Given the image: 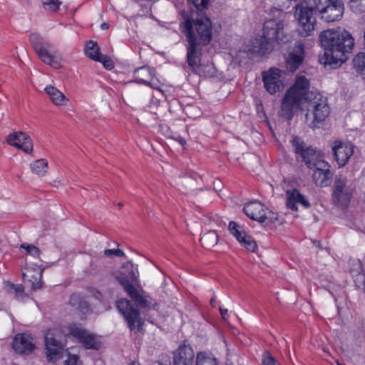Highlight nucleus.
I'll return each mask as SVG.
<instances>
[{
    "label": "nucleus",
    "instance_id": "37",
    "mask_svg": "<svg viewBox=\"0 0 365 365\" xmlns=\"http://www.w3.org/2000/svg\"><path fill=\"white\" fill-rule=\"evenodd\" d=\"M20 247L24 249L26 251L27 255L34 258H39L41 250L35 245L28 243H23L20 245Z\"/></svg>",
    "mask_w": 365,
    "mask_h": 365
},
{
    "label": "nucleus",
    "instance_id": "47",
    "mask_svg": "<svg viewBox=\"0 0 365 365\" xmlns=\"http://www.w3.org/2000/svg\"><path fill=\"white\" fill-rule=\"evenodd\" d=\"M279 1V5L284 6V7H289V4H291L293 0H277ZM294 1H296V0H294Z\"/></svg>",
    "mask_w": 365,
    "mask_h": 365
},
{
    "label": "nucleus",
    "instance_id": "11",
    "mask_svg": "<svg viewBox=\"0 0 365 365\" xmlns=\"http://www.w3.org/2000/svg\"><path fill=\"white\" fill-rule=\"evenodd\" d=\"M312 43L309 39L297 41L286 58V68L289 71L293 73L299 68L304 61L305 49L312 47Z\"/></svg>",
    "mask_w": 365,
    "mask_h": 365
},
{
    "label": "nucleus",
    "instance_id": "39",
    "mask_svg": "<svg viewBox=\"0 0 365 365\" xmlns=\"http://www.w3.org/2000/svg\"><path fill=\"white\" fill-rule=\"evenodd\" d=\"M188 3L192 4L198 11H202L207 8L209 0H187Z\"/></svg>",
    "mask_w": 365,
    "mask_h": 365
},
{
    "label": "nucleus",
    "instance_id": "7",
    "mask_svg": "<svg viewBox=\"0 0 365 365\" xmlns=\"http://www.w3.org/2000/svg\"><path fill=\"white\" fill-rule=\"evenodd\" d=\"M313 13V9L305 3L301 2L295 6L294 16L299 23L297 30L301 36H310L313 34L316 24Z\"/></svg>",
    "mask_w": 365,
    "mask_h": 365
},
{
    "label": "nucleus",
    "instance_id": "2",
    "mask_svg": "<svg viewBox=\"0 0 365 365\" xmlns=\"http://www.w3.org/2000/svg\"><path fill=\"white\" fill-rule=\"evenodd\" d=\"M321 46L324 48L325 65H341L347 60V55L353 51L355 42L352 35L346 30L338 28L322 31L319 35Z\"/></svg>",
    "mask_w": 365,
    "mask_h": 365
},
{
    "label": "nucleus",
    "instance_id": "3",
    "mask_svg": "<svg viewBox=\"0 0 365 365\" xmlns=\"http://www.w3.org/2000/svg\"><path fill=\"white\" fill-rule=\"evenodd\" d=\"M284 23L279 19H270L266 20L263 25V32L259 41L257 40L254 45V51L261 55H265L272 51L273 42L278 43L288 41L287 36L284 34Z\"/></svg>",
    "mask_w": 365,
    "mask_h": 365
},
{
    "label": "nucleus",
    "instance_id": "10",
    "mask_svg": "<svg viewBox=\"0 0 365 365\" xmlns=\"http://www.w3.org/2000/svg\"><path fill=\"white\" fill-rule=\"evenodd\" d=\"M116 307L119 312L123 314L130 331L137 329L140 331L141 330L143 321L140 317L138 309L134 307L131 302L125 299H121L116 302Z\"/></svg>",
    "mask_w": 365,
    "mask_h": 365
},
{
    "label": "nucleus",
    "instance_id": "4",
    "mask_svg": "<svg viewBox=\"0 0 365 365\" xmlns=\"http://www.w3.org/2000/svg\"><path fill=\"white\" fill-rule=\"evenodd\" d=\"M308 113L305 115V122L311 128H319L330 113L327 97L319 92H312L307 96Z\"/></svg>",
    "mask_w": 365,
    "mask_h": 365
},
{
    "label": "nucleus",
    "instance_id": "1",
    "mask_svg": "<svg viewBox=\"0 0 365 365\" xmlns=\"http://www.w3.org/2000/svg\"><path fill=\"white\" fill-rule=\"evenodd\" d=\"M180 13V28L187 41L186 61L193 73L200 75L202 48L208 45L212 38V22L206 16L194 19L184 10Z\"/></svg>",
    "mask_w": 365,
    "mask_h": 365
},
{
    "label": "nucleus",
    "instance_id": "26",
    "mask_svg": "<svg viewBox=\"0 0 365 365\" xmlns=\"http://www.w3.org/2000/svg\"><path fill=\"white\" fill-rule=\"evenodd\" d=\"M287 207L292 211H297V203L302 205L304 207H309L310 203L305 199L298 190L294 189L286 191Z\"/></svg>",
    "mask_w": 365,
    "mask_h": 365
},
{
    "label": "nucleus",
    "instance_id": "18",
    "mask_svg": "<svg viewBox=\"0 0 365 365\" xmlns=\"http://www.w3.org/2000/svg\"><path fill=\"white\" fill-rule=\"evenodd\" d=\"M313 169L312 179L317 185L323 187L331 185L334 173L330 170V165L327 162H318Z\"/></svg>",
    "mask_w": 365,
    "mask_h": 365
},
{
    "label": "nucleus",
    "instance_id": "5",
    "mask_svg": "<svg viewBox=\"0 0 365 365\" xmlns=\"http://www.w3.org/2000/svg\"><path fill=\"white\" fill-rule=\"evenodd\" d=\"M138 277L135 271L132 269L128 273L120 272L116 279L137 306L142 309H154L157 305L156 302L144 292H139L134 287V284L138 282Z\"/></svg>",
    "mask_w": 365,
    "mask_h": 365
},
{
    "label": "nucleus",
    "instance_id": "12",
    "mask_svg": "<svg viewBox=\"0 0 365 365\" xmlns=\"http://www.w3.org/2000/svg\"><path fill=\"white\" fill-rule=\"evenodd\" d=\"M68 336L75 338L87 349L98 350L101 346L96 335L77 324H71L68 327Z\"/></svg>",
    "mask_w": 365,
    "mask_h": 365
},
{
    "label": "nucleus",
    "instance_id": "27",
    "mask_svg": "<svg viewBox=\"0 0 365 365\" xmlns=\"http://www.w3.org/2000/svg\"><path fill=\"white\" fill-rule=\"evenodd\" d=\"M155 71L152 68L146 66L138 68L134 71L135 81L138 83L146 84L150 80L153 79Z\"/></svg>",
    "mask_w": 365,
    "mask_h": 365
},
{
    "label": "nucleus",
    "instance_id": "19",
    "mask_svg": "<svg viewBox=\"0 0 365 365\" xmlns=\"http://www.w3.org/2000/svg\"><path fill=\"white\" fill-rule=\"evenodd\" d=\"M332 152L337 165L341 168L347 164L354 154V145L351 143L335 141L332 147Z\"/></svg>",
    "mask_w": 365,
    "mask_h": 365
},
{
    "label": "nucleus",
    "instance_id": "6",
    "mask_svg": "<svg viewBox=\"0 0 365 365\" xmlns=\"http://www.w3.org/2000/svg\"><path fill=\"white\" fill-rule=\"evenodd\" d=\"M29 41L39 58L54 68H59L62 61L60 53L54 48L52 43L45 40L37 33L31 34Z\"/></svg>",
    "mask_w": 365,
    "mask_h": 365
},
{
    "label": "nucleus",
    "instance_id": "28",
    "mask_svg": "<svg viewBox=\"0 0 365 365\" xmlns=\"http://www.w3.org/2000/svg\"><path fill=\"white\" fill-rule=\"evenodd\" d=\"M45 91L49 96L52 103L56 106H63L68 101L63 93L53 86H46Z\"/></svg>",
    "mask_w": 365,
    "mask_h": 365
},
{
    "label": "nucleus",
    "instance_id": "52",
    "mask_svg": "<svg viewBox=\"0 0 365 365\" xmlns=\"http://www.w3.org/2000/svg\"><path fill=\"white\" fill-rule=\"evenodd\" d=\"M157 365H170V364H163V363H161V362H158L157 363Z\"/></svg>",
    "mask_w": 365,
    "mask_h": 365
},
{
    "label": "nucleus",
    "instance_id": "23",
    "mask_svg": "<svg viewBox=\"0 0 365 365\" xmlns=\"http://www.w3.org/2000/svg\"><path fill=\"white\" fill-rule=\"evenodd\" d=\"M195 354L191 346L183 344L173 351V365H193Z\"/></svg>",
    "mask_w": 365,
    "mask_h": 365
},
{
    "label": "nucleus",
    "instance_id": "35",
    "mask_svg": "<svg viewBox=\"0 0 365 365\" xmlns=\"http://www.w3.org/2000/svg\"><path fill=\"white\" fill-rule=\"evenodd\" d=\"M352 276L354 277V281L356 287L365 292V273L363 272H359L355 273L352 272Z\"/></svg>",
    "mask_w": 365,
    "mask_h": 365
},
{
    "label": "nucleus",
    "instance_id": "51",
    "mask_svg": "<svg viewBox=\"0 0 365 365\" xmlns=\"http://www.w3.org/2000/svg\"><path fill=\"white\" fill-rule=\"evenodd\" d=\"M179 142H180V143L181 145H182L185 144V140L183 138H180L179 139Z\"/></svg>",
    "mask_w": 365,
    "mask_h": 365
},
{
    "label": "nucleus",
    "instance_id": "9",
    "mask_svg": "<svg viewBox=\"0 0 365 365\" xmlns=\"http://www.w3.org/2000/svg\"><path fill=\"white\" fill-rule=\"evenodd\" d=\"M291 143L297 158H300L307 168L312 169L318 162H322L319 153L311 146L306 147L303 140L298 136H293Z\"/></svg>",
    "mask_w": 365,
    "mask_h": 365
},
{
    "label": "nucleus",
    "instance_id": "34",
    "mask_svg": "<svg viewBox=\"0 0 365 365\" xmlns=\"http://www.w3.org/2000/svg\"><path fill=\"white\" fill-rule=\"evenodd\" d=\"M196 365H217L215 358L207 356L205 353L200 352L197 354Z\"/></svg>",
    "mask_w": 365,
    "mask_h": 365
},
{
    "label": "nucleus",
    "instance_id": "42",
    "mask_svg": "<svg viewBox=\"0 0 365 365\" xmlns=\"http://www.w3.org/2000/svg\"><path fill=\"white\" fill-rule=\"evenodd\" d=\"M104 255L107 257H124L125 253L119 249H106L104 250Z\"/></svg>",
    "mask_w": 365,
    "mask_h": 365
},
{
    "label": "nucleus",
    "instance_id": "49",
    "mask_svg": "<svg viewBox=\"0 0 365 365\" xmlns=\"http://www.w3.org/2000/svg\"><path fill=\"white\" fill-rule=\"evenodd\" d=\"M101 27L103 30H106L109 28V24L108 23H103Z\"/></svg>",
    "mask_w": 365,
    "mask_h": 365
},
{
    "label": "nucleus",
    "instance_id": "15",
    "mask_svg": "<svg viewBox=\"0 0 365 365\" xmlns=\"http://www.w3.org/2000/svg\"><path fill=\"white\" fill-rule=\"evenodd\" d=\"M243 210L247 217L261 223L266 222L267 220L272 222L273 220L277 219V217H274V212L257 201L247 203Z\"/></svg>",
    "mask_w": 365,
    "mask_h": 365
},
{
    "label": "nucleus",
    "instance_id": "53",
    "mask_svg": "<svg viewBox=\"0 0 365 365\" xmlns=\"http://www.w3.org/2000/svg\"><path fill=\"white\" fill-rule=\"evenodd\" d=\"M118 206L119 207H123V202H119L118 203Z\"/></svg>",
    "mask_w": 365,
    "mask_h": 365
},
{
    "label": "nucleus",
    "instance_id": "50",
    "mask_svg": "<svg viewBox=\"0 0 365 365\" xmlns=\"http://www.w3.org/2000/svg\"><path fill=\"white\" fill-rule=\"evenodd\" d=\"M215 303H216V301H215V299L214 297H212L210 300V304L212 307H215Z\"/></svg>",
    "mask_w": 365,
    "mask_h": 365
},
{
    "label": "nucleus",
    "instance_id": "21",
    "mask_svg": "<svg viewBox=\"0 0 365 365\" xmlns=\"http://www.w3.org/2000/svg\"><path fill=\"white\" fill-rule=\"evenodd\" d=\"M230 233L237 240L242 246L245 247L248 251L254 252L257 247V243L253 238L247 235L235 222L232 221L229 225Z\"/></svg>",
    "mask_w": 365,
    "mask_h": 365
},
{
    "label": "nucleus",
    "instance_id": "8",
    "mask_svg": "<svg viewBox=\"0 0 365 365\" xmlns=\"http://www.w3.org/2000/svg\"><path fill=\"white\" fill-rule=\"evenodd\" d=\"M346 177L338 175L335 177L332 187L331 201L337 206L348 207L353 195V189L347 185Z\"/></svg>",
    "mask_w": 365,
    "mask_h": 365
},
{
    "label": "nucleus",
    "instance_id": "46",
    "mask_svg": "<svg viewBox=\"0 0 365 365\" xmlns=\"http://www.w3.org/2000/svg\"><path fill=\"white\" fill-rule=\"evenodd\" d=\"M145 85L149 86L155 89H159V82L158 81H155L153 78L152 80H150L148 81V83H146Z\"/></svg>",
    "mask_w": 365,
    "mask_h": 365
},
{
    "label": "nucleus",
    "instance_id": "40",
    "mask_svg": "<svg viewBox=\"0 0 365 365\" xmlns=\"http://www.w3.org/2000/svg\"><path fill=\"white\" fill-rule=\"evenodd\" d=\"M262 365H279V364L270 354L269 352L265 351L262 355Z\"/></svg>",
    "mask_w": 365,
    "mask_h": 365
},
{
    "label": "nucleus",
    "instance_id": "44",
    "mask_svg": "<svg viewBox=\"0 0 365 365\" xmlns=\"http://www.w3.org/2000/svg\"><path fill=\"white\" fill-rule=\"evenodd\" d=\"M83 298L78 294H73L70 297L69 304L76 308L82 301Z\"/></svg>",
    "mask_w": 365,
    "mask_h": 365
},
{
    "label": "nucleus",
    "instance_id": "45",
    "mask_svg": "<svg viewBox=\"0 0 365 365\" xmlns=\"http://www.w3.org/2000/svg\"><path fill=\"white\" fill-rule=\"evenodd\" d=\"M78 310L81 312L82 314H86L89 312L90 308L89 305L87 302H86L83 299L81 302V303L78 304V306L76 307Z\"/></svg>",
    "mask_w": 365,
    "mask_h": 365
},
{
    "label": "nucleus",
    "instance_id": "48",
    "mask_svg": "<svg viewBox=\"0 0 365 365\" xmlns=\"http://www.w3.org/2000/svg\"><path fill=\"white\" fill-rule=\"evenodd\" d=\"M220 314L224 319H225V315L227 314V309H220Z\"/></svg>",
    "mask_w": 365,
    "mask_h": 365
},
{
    "label": "nucleus",
    "instance_id": "36",
    "mask_svg": "<svg viewBox=\"0 0 365 365\" xmlns=\"http://www.w3.org/2000/svg\"><path fill=\"white\" fill-rule=\"evenodd\" d=\"M354 68L359 72L365 71V52H360L353 60Z\"/></svg>",
    "mask_w": 365,
    "mask_h": 365
},
{
    "label": "nucleus",
    "instance_id": "54",
    "mask_svg": "<svg viewBox=\"0 0 365 365\" xmlns=\"http://www.w3.org/2000/svg\"><path fill=\"white\" fill-rule=\"evenodd\" d=\"M192 178L196 179V178H195V175H193V176H192Z\"/></svg>",
    "mask_w": 365,
    "mask_h": 365
},
{
    "label": "nucleus",
    "instance_id": "24",
    "mask_svg": "<svg viewBox=\"0 0 365 365\" xmlns=\"http://www.w3.org/2000/svg\"><path fill=\"white\" fill-rule=\"evenodd\" d=\"M309 81L306 77L301 76L297 77L294 83L288 90L295 96L307 102L308 94L314 92L313 91H309Z\"/></svg>",
    "mask_w": 365,
    "mask_h": 365
},
{
    "label": "nucleus",
    "instance_id": "25",
    "mask_svg": "<svg viewBox=\"0 0 365 365\" xmlns=\"http://www.w3.org/2000/svg\"><path fill=\"white\" fill-rule=\"evenodd\" d=\"M35 348L31 338L26 334H19L13 341V349L21 354L31 353Z\"/></svg>",
    "mask_w": 365,
    "mask_h": 365
},
{
    "label": "nucleus",
    "instance_id": "33",
    "mask_svg": "<svg viewBox=\"0 0 365 365\" xmlns=\"http://www.w3.org/2000/svg\"><path fill=\"white\" fill-rule=\"evenodd\" d=\"M32 172L39 176H43L48 171V162L45 159L36 160L30 165Z\"/></svg>",
    "mask_w": 365,
    "mask_h": 365
},
{
    "label": "nucleus",
    "instance_id": "20",
    "mask_svg": "<svg viewBox=\"0 0 365 365\" xmlns=\"http://www.w3.org/2000/svg\"><path fill=\"white\" fill-rule=\"evenodd\" d=\"M302 102V100L287 90L281 103L282 116L289 120H292L295 112L301 107Z\"/></svg>",
    "mask_w": 365,
    "mask_h": 365
},
{
    "label": "nucleus",
    "instance_id": "31",
    "mask_svg": "<svg viewBox=\"0 0 365 365\" xmlns=\"http://www.w3.org/2000/svg\"><path fill=\"white\" fill-rule=\"evenodd\" d=\"M218 240V235L214 230H210L204 233L200 238L202 245L207 249H211L215 247L217 244Z\"/></svg>",
    "mask_w": 365,
    "mask_h": 365
},
{
    "label": "nucleus",
    "instance_id": "17",
    "mask_svg": "<svg viewBox=\"0 0 365 365\" xmlns=\"http://www.w3.org/2000/svg\"><path fill=\"white\" fill-rule=\"evenodd\" d=\"M282 71L279 68H271L262 73L265 90L271 95L280 91L283 86Z\"/></svg>",
    "mask_w": 365,
    "mask_h": 365
},
{
    "label": "nucleus",
    "instance_id": "29",
    "mask_svg": "<svg viewBox=\"0 0 365 365\" xmlns=\"http://www.w3.org/2000/svg\"><path fill=\"white\" fill-rule=\"evenodd\" d=\"M26 272L23 273L24 277H28L27 273L31 272V270H34V271L36 270L38 277H39V280L32 282V289L34 290L41 289L42 287V282L41 280V278L42 277V274L44 270V268L42 267V264H38V263H35L34 264H32L29 263L28 262V259L26 258Z\"/></svg>",
    "mask_w": 365,
    "mask_h": 365
},
{
    "label": "nucleus",
    "instance_id": "41",
    "mask_svg": "<svg viewBox=\"0 0 365 365\" xmlns=\"http://www.w3.org/2000/svg\"><path fill=\"white\" fill-rule=\"evenodd\" d=\"M99 58H100V60L99 61H96L102 63V64L103 65V66L106 69L111 70L113 68V66H114L113 62L108 56H103V55H101V56H99Z\"/></svg>",
    "mask_w": 365,
    "mask_h": 365
},
{
    "label": "nucleus",
    "instance_id": "32",
    "mask_svg": "<svg viewBox=\"0 0 365 365\" xmlns=\"http://www.w3.org/2000/svg\"><path fill=\"white\" fill-rule=\"evenodd\" d=\"M85 54L87 57L93 61H99V56H101L100 48L97 42L89 41L86 43L84 48Z\"/></svg>",
    "mask_w": 365,
    "mask_h": 365
},
{
    "label": "nucleus",
    "instance_id": "30",
    "mask_svg": "<svg viewBox=\"0 0 365 365\" xmlns=\"http://www.w3.org/2000/svg\"><path fill=\"white\" fill-rule=\"evenodd\" d=\"M4 288L18 300H23L26 297L24 292V287L22 284H15L10 282H6Z\"/></svg>",
    "mask_w": 365,
    "mask_h": 365
},
{
    "label": "nucleus",
    "instance_id": "43",
    "mask_svg": "<svg viewBox=\"0 0 365 365\" xmlns=\"http://www.w3.org/2000/svg\"><path fill=\"white\" fill-rule=\"evenodd\" d=\"M64 365H81V361L77 355H68Z\"/></svg>",
    "mask_w": 365,
    "mask_h": 365
},
{
    "label": "nucleus",
    "instance_id": "14",
    "mask_svg": "<svg viewBox=\"0 0 365 365\" xmlns=\"http://www.w3.org/2000/svg\"><path fill=\"white\" fill-rule=\"evenodd\" d=\"M58 330L49 329L45 334V349L48 361L55 363L63 357L64 344L56 336Z\"/></svg>",
    "mask_w": 365,
    "mask_h": 365
},
{
    "label": "nucleus",
    "instance_id": "22",
    "mask_svg": "<svg viewBox=\"0 0 365 365\" xmlns=\"http://www.w3.org/2000/svg\"><path fill=\"white\" fill-rule=\"evenodd\" d=\"M7 143L14 147L24 150L26 153H30L33 150V143L31 138L24 132H15L8 135Z\"/></svg>",
    "mask_w": 365,
    "mask_h": 365
},
{
    "label": "nucleus",
    "instance_id": "13",
    "mask_svg": "<svg viewBox=\"0 0 365 365\" xmlns=\"http://www.w3.org/2000/svg\"><path fill=\"white\" fill-rule=\"evenodd\" d=\"M68 336L75 338L87 349L98 350L101 346L96 335L77 324H71L68 327Z\"/></svg>",
    "mask_w": 365,
    "mask_h": 365
},
{
    "label": "nucleus",
    "instance_id": "38",
    "mask_svg": "<svg viewBox=\"0 0 365 365\" xmlns=\"http://www.w3.org/2000/svg\"><path fill=\"white\" fill-rule=\"evenodd\" d=\"M45 9L56 11L58 10L61 2L59 0H41Z\"/></svg>",
    "mask_w": 365,
    "mask_h": 365
},
{
    "label": "nucleus",
    "instance_id": "16",
    "mask_svg": "<svg viewBox=\"0 0 365 365\" xmlns=\"http://www.w3.org/2000/svg\"><path fill=\"white\" fill-rule=\"evenodd\" d=\"M327 22H333L340 20L344 14V5L343 0H334L324 6L314 7Z\"/></svg>",
    "mask_w": 365,
    "mask_h": 365
}]
</instances>
